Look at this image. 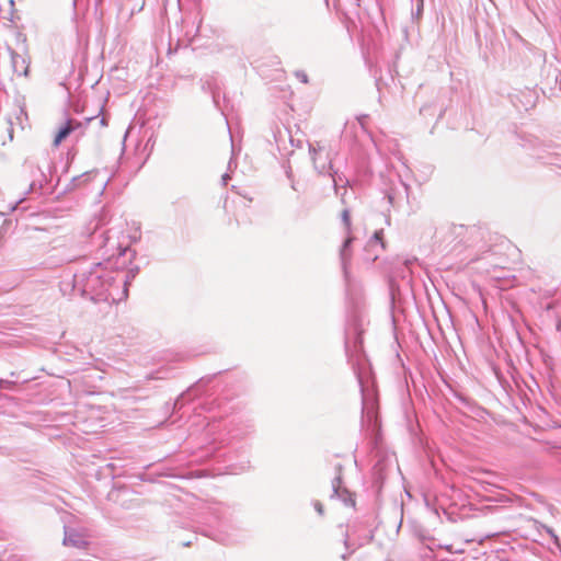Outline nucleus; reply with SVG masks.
I'll list each match as a JSON object with an SVG mask.
<instances>
[{"mask_svg": "<svg viewBox=\"0 0 561 561\" xmlns=\"http://www.w3.org/2000/svg\"><path fill=\"white\" fill-rule=\"evenodd\" d=\"M232 165L236 168L237 167V163L233 161V158L230 159L229 163H228V168L229 170L232 169Z\"/></svg>", "mask_w": 561, "mask_h": 561, "instance_id": "obj_19", "label": "nucleus"}, {"mask_svg": "<svg viewBox=\"0 0 561 561\" xmlns=\"http://www.w3.org/2000/svg\"><path fill=\"white\" fill-rule=\"evenodd\" d=\"M362 332L359 324L354 323L347 325L345 330V352L348 363L352 365L354 373L357 377L358 383L363 389L360 366L364 364V355L362 354Z\"/></svg>", "mask_w": 561, "mask_h": 561, "instance_id": "obj_4", "label": "nucleus"}, {"mask_svg": "<svg viewBox=\"0 0 561 561\" xmlns=\"http://www.w3.org/2000/svg\"><path fill=\"white\" fill-rule=\"evenodd\" d=\"M101 124L105 125V118L104 117L101 119Z\"/></svg>", "mask_w": 561, "mask_h": 561, "instance_id": "obj_25", "label": "nucleus"}, {"mask_svg": "<svg viewBox=\"0 0 561 561\" xmlns=\"http://www.w3.org/2000/svg\"><path fill=\"white\" fill-rule=\"evenodd\" d=\"M295 77L301 82V83H308V76L302 70H297L295 72Z\"/></svg>", "mask_w": 561, "mask_h": 561, "instance_id": "obj_12", "label": "nucleus"}, {"mask_svg": "<svg viewBox=\"0 0 561 561\" xmlns=\"http://www.w3.org/2000/svg\"><path fill=\"white\" fill-rule=\"evenodd\" d=\"M99 175H100L99 171L84 172L81 175L75 176L71 180V183H72L73 187H76V186L81 185V183H83V182L85 183L88 181H92V180L96 179Z\"/></svg>", "mask_w": 561, "mask_h": 561, "instance_id": "obj_11", "label": "nucleus"}, {"mask_svg": "<svg viewBox=\"0 0 561 561\" xmlns=\"http://www.w3.org/2000/svg\"><path fill=\"white\" fill-rule=\"evenodd\" d=\"M182 545H183L184 547H187V546H190V545H191V541H184V542H182Z\"/></svg>", "mask_w": 561, "mask_h": 561, "instance_id": "obj_23", "label": "nucleus"}, {"mask_svg": "<svg viewBox=\"0 0 561 561\" xmlns=\"http://www.w3.org/2000/svg\"><path fill=\"white\" fill-rule=\"evenodd\" d=\"M107 183H108V179H106V180L103 179L102 180V182H101V194L104 192Z\"/></svg>", "mask_w": 561, "mask_h": 561, "instance_id": "obj_17", "label": "nucleus"}, {"mask_svg": "<svg viewBox=\"0 0 561 561\" xmlns=\"http://www.w3.org/2000/svg\"><path fill=\"white\" fill-rule=\"evenodd\" d=\"M427 110H428V107H427V106H424V107H422V108L420 110V113H421V114H424Z\"/></svg>", "mask_w": 561, "mask_h": 561, "instance_id": "obj_22", "label": "nucleus"}, {"mask_svg": "<svg viewBox=\"0 0 561 561\" xmlns=\"http://www.w3.org/2000/svg\"><path fill=\"white\" fill-rule=\"evenodd\" d=\"M129 250L127 248L123 249V250H119V256H126L127 252Z\"/></svg>", "mask_w": 561, "mask_h": 561, "instance_id": "obj_20", "label": "nucleus"}, {"mask_svg": "<svg viewBox=\"0 0 561 561\" xmlns=\"http://www.w3.org/2000/svg\"><path fill=\"white\" fill-rule=\"evenodd\" d=\"M230 179V175L228 173H225L221 178L224 185L227 184L228 180Z\"/></svg>", "mask_w": 561, "mask_h": 561, "instance_id": "obj_18", "label": "nucleus"}, {"mask_svg": "<svg viewBox=\"0 0 561 561\" xmlns=\"http://www.w3.org/2000/svg\"><path fill=\"white\" fill-rule=\"evenodd\" d=\"M309 153L316 172L321 176L331 179L335 194L340 195L342 204L345 205L346 186L350 184V181L333 169L330 152L322 147L316 148L312 144H309Z\"/></svg>", "mask_w": 561, "mask_h": 561, "instance_id": "obj_2", "label": "nucleus"}, {"mask_svg": "<svg viewBox=\"0 0 561 561\" xmlns=\"http://www.w3.org/2000/svg\"><path fill=\"white\" fill-rule=\"evenodd\" d=\"M341 218L345 226L347 234H350L352 222H351V211L348 208L345 207L342 210ZM353 240H354L353 237L347 236V238L344 240V242L341 247V250H340V260H341V265H342V270H343L345 278L348 277V265H350L351 259H352L351 244H352Z\"/></svg>", "mask_w": 561, "mask_h": 561, "instance_id": "obj_5", "label": "nucleus"}, {"mask_svg": "<svg viewBox=\"0 0 561 561\" xmlns=\"http://www.w3.org/2000/svg\"><path fill=\"white\" fill-rule=\"evenodd\" d=\"M314 510L320 514V515H323V505L319 502V501H316L314 504Z\"/></svg>", "mask_w": 561, "mask_h": 561, "instance_id": "obj_14", "label": "nucleus"}, {"mask_svg": "<svg viewBox=\"0 0 561 561\" xmlns=\"http://www.w3.org/2000/svg\"><path fill=\"white\" fill-rule=\"evenodd\" d=\"M128 273L113 270L111 261L81 268L73 275H66L59 283L64 296L89 298L92 301L119 302L127 298Z\"/></svg>", "mask_w": 561, "mask_h": 561, "instance_id": "obj_1", "label": "nucleus"}, {"mask_svg": "<svg viewBox=\"0 0 561 561\" xmlns=\"http://www.w3.org/2000/svg\"><path fill=\"white\" fill-rule=\"evenodd\" d=\"M388 198H389V202L392 203V196L389 195Z\"/></svg>", "mask_w": 561, "mask_h": 561, "instance_id": "obj_28", "label": "nucleus"}, {"mask_svg": "<svg viewBox=\"0 0 561 561\" xmlns=\"http://www.w3.org/2000/svg\"><path fill=\"white\" fill-rule=\"evenodd\" d=\"M342 466H336L337 474L332 480V494L331 497L339 499L345 506L354 507L355 500L352 492H350L346 488L342 485V477H341Z\"/></svg>", "mask_w": 561, "mask_h": 561, "instance_id": "obj_6", "label": "nucleus"}, {"mask_svg": "<svg viewBox=\"0 0 561 561\" xmlns=\"http://www.w3.org/2000/svg\"><path fill=\"white\" fill-rule=\"evenodd\" d=\"M422 8H423V1L419 0L417 9H416V12H415L416 16H419L421 14Z\"/></svg>", "mask_w": 561, "mask_h": 561, "instance_id": "obj_16", "label": "nucleus"}, {"mask_svg": "<svg viewBox=\"0 0 561 561\" xmlns=\"http://www.w3.org/2000/svg\"><path fill=\"white\" fill-rule=\"evenodd\" d=\"M286 174H287V176H288V178H290V176H291V171H290V169H288V170L286 171Z\"/></svg>", "mask_w": 561, "mask_h": 561, "instance_id": "obj_24", "label": "nucleus"}, {"mask_svg": "<svg viewBox=\"0 0 561 561\" xmlns=\"http://www.w3.org/2000/svg\"><path fill=\"white\" fill-rule=\"evenodd\" d=\"M213 101L215 105L218 106L217 95L215 93H213Z\"/></svg>", "mask_w": 561, "mask_h": 561, "instance_id": "obj_21", "label": "nucleus"}, {"mask_svg": "<svg viewBox=\"0 0 561 561\" xmlns=\"http://www.w3.org/2000/svg\"><path fill=\"white\" fill-rule=\"evenodd\" d=\"M20 178L21 181L28 184V187L24 192V196L11 206V210H15L18 205L25 201L26 195H42L45 186L48 184V175L45 171V168L44 165H41L39 161L35 158L25 159L21 169Z\"/></svg>", "mask_w": 561, "mask_h": 561, "instance_id": "obj_3", "label": "nucleus"}, {"mask_svg": "<svg viewBox=\"0 0 561 561\" xmlns=\"http://www.w3.org/2000/svg\"><path fill=\"white\" fill-rule=\"evenodd\" d=\"M88 543L89 542L87 540L85 535H83L82 533H80L73 528L65 527V536H64V545L65 546H69V547L78 548V549H84L88 546Z\"/></svg>", "mask_w": 561, "mask_h": 561, "instance_id": "obj_8", "label": "nucleus"}, {"mask_svg": "<svg viewBox=\"0 0 561 561\" xmlns=\"http://www.w3.org/2000/svg\"><path fill=\"white\" fill-rule=\"evenodd\" d=\"M73 5H75V7L77 5V0H73Z\"/></svg>", "mask_w": 561, "mask_h": 561, "instance_id": "obj_29", "label": "nucleus"}, {"mask_svg": "<svg viewBox=\"0 0 561 561\" xmlns=\"http://www.w3.org/2000/svg\"><path fill=\"white\" fill-rule=\"evenodd\" d=\"M9 53L11 56L13 71L15 73H18L19 76L26 75L27 73V65H26L25 59L11 48H9Z\"/></svg>", "mask_w": 561, "mask_h": 561, "instance_id": "obj_10", "label": "nucleus"}, {"mask_svg": "<svg viewBox=\"0 0 561 561\" xmlns=\"http://www.w3.org/2000/svg\"><path fill=\"white\" fill-rule=\"evenodd\" d=\"M367 118H368V115H366V114H363V115L357 116V122H358V124L360 125V128H362L363 130H366L365 123H366V119H367Z\"/></svg>", "mask_w": 561, "mask_h": 561, "instance_id": "obj_13", "label": "nucleus"}, {"mask_svg": "<svg viewBox=\"0 0 561 561\" xmlns=\"http://www.w3.org/2000/svg\"><path fill=\"white\" fill-rule=\"evenodd\" d=\"M125 272H126V273H128L127 271H125ZM130 278H134V275H130V277L128 276V282H127V284L129 283V279H130Z\"/></svg>", "mask_w": 561, "mask_h": 561, "instance_id": "obj_26", "label": "nucleus"}, {"mask_svg": "<svg viewBox=\"0 0 561 561\" xmlns=\"http://www.w3.org/2000/svg\"><path fill=\"white\" fill-rule=\"evenodd\" d=\"M383 230L379 229L376 230L373 234V237L368 240L365 250L370 252V254L367 256V260L375 261L378 257V252L375 251L376 248L379 250L385 249V243L382 241Z\"/></svg>", "mask_w": 561, "mask_h": 561, "instance_id": "obj_9", "label": "nucleus"}, {"mask_svg": "<svg viewBox=\"0 0 561 561\" xmlns=\"http://www.w3.org/2000/svg\"><path fill=\"white\" fill-rule=\"evenodd\" d=\"M367 416H368V419H371V413H370V411H369V412H367Z\"/></svg>", "mask_w": 561, "mask_h": 561, "instance_id": "obj_27", "label": "nucleus"}, {"mask_svg": "<svg viewBox=\"0 0 561 561\" xmlns=\"http://www.w3.org/2000/svg\"><path fill=\"white\" fill-rule=\"evenodd\" d=\"M11 385L12 382L9 380L0 379V388H9Z\"/></svg>", "mask_w": 561, "mask_h": 561, "instance_id": "obj_15", "label": "nucleus"}, {"mask_svg": "<svg viewBox=\"0 0 561 561\" xmlns=\"http://www.w3.org/2000/svg\"><path fill=\"white\" fill-rule=\"evenodd\" d=\"M93 119V117H89L84 123L79 122L77 119H67L66 124L58 130L56 137L54 139V145L58 146L66 137H68L72 133H77V137H81L83 135V128Z\"/></svg>", "mask_w": 561, "mask_h": 561, "instance_id": "obj_7", "label": "nucleus"}]
</instances>
